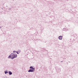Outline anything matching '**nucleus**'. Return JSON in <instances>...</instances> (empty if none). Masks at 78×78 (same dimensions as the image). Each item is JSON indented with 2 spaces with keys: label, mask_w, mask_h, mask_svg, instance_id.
<instances>
[{
  "label": "nucleus",
  "mask_w": 78,
  "mask_h": 78,
  "mask_svg": "<svg viewBox=\"0 0 78 78\" xmlns=\"http://www.w3.org/2000/svg\"><path fill=\"white\" fill-rule=\"evenodd\" d=\"M17 53V54H19V52L18 51H16V52Z\"/></svg>",
  "instance_id": "10"
},
{
  "label": "nucleus",
  "mask_w": 78,
  "mask_h": 78,
  "mask_svg": "<svg viewBox=\"0 0 78 78\" xmlns=\"http://www.w3.org/2000/svg\"><path fill=\"white\" fill-rule=\"evenodd\" d=\"M63 62V61H61V62Z\"/></svg>",
  "instance_id": "16"
},
{
  "label": "nucleus",
  "mask_w": 78,
  "mask_h": 78,
  "mask_svg": "<svg viewBox=\"0 0 78 78\" xmlns=\"http://www.w3.org/2000/svg\"><path fill=\"white\" fill-rule=\"evenodd\" d=\"M0 28H2V27L1 26V27H0Z\"/></svg>",
  "instance_id": "15"
},
{
  "label": "nucleus",
  "mask_w": 78,
  "mask_h": 78,
  "mask_svg": "<svg viewBox=\"0 0 78 78\" xmlns=\"http://www.w3.org/2000/svg\"><path fill=\"white\" fill-rule=\"evenodd\" d=\"M11 10V8H9L8 9V10Z\"/></svg>",
  "instance_id": "11"
},
{
  "label": "nucleus",
  "mask_w": 78,
  "mask_h": 78,
  "mask_svg": "<svg viewBox=\"0 0 78 78\" xmlns=\"http://www.w3.org/2000/svg\"><path fill=\"white\" fill-rule=\"evenodd\" d=\"M63 30L64 31H67V28H64Z\"/></svg>",
  "instance_id": "6"
},
{
  "label": "nucleus",
  "mask_w": 78,
  "mask_h": 78,
  "mask_svg": "<svg viewBox=\"0 0 78 78\" xmlns=\"http://www.w3.org/2000/svg\"><path fill=\"white\" fill-rule=\"evenodd\" d=\"M70 11H72V9H70Z\"/></svg>",
  "instance_id": "18"
},
{
  "label": "nucleus",
  "mask_w": 78,
  "mask_h": 78,
  "mask_svg": "<svg viewBox=\"0 0 78 78\" xmlns=\"http://www.w3.org/2000/svg\"><path fill=\"white\" fill-rule=\"evenodd\" d=\"M12 54H10L8 58H12Z\"/></svg>",
  "instance_id": "7"
},
{
  "label": "nucleus",
  "mask_w": 78,
  "mask_h": 78,
  "mask_svg": "<svg viewBox=\"0 0 78 78\" xmlns=\"http://www.w3.org/2000/svg\"><path fill=\"white\" fill-rule=\"evenodd\" d=\"M8 73L9 75H12V72H11L10 71H9Z\"/></svg>",
  "instance_id": "5"
},
{
  "label": "nucleus",
  "mask_w": 78,
  "mask_h": 78,
  "mask_svg": "<svg viewBox=\"0 0 78 78\" xmlns=\"http://www.w3.org/2000/svg\"><path fill=\"white\" fill-rule=\"evenodd\" d=\"M6 7H8V6H6Z\"/></svg>",
  "instance_id": "17"
},
{
  "label": "nucleus",
  "mask_w": 78,
  "mask_h": 78,
  "mask_svg": "<svg viewBox=\"0 0 78 78\" xmlns=\"http://www.w3.org/2000/svg\"><path fill=\"white\" fill-rule=\"evenodd\" d=\"M4 78H7V77L5 76V77H4Z\"/></svg>",
  "instance_id": "14"
},
{
  "label": "nucleus",
  "mask_w": 78,
  "mask_h": 78,
  "mask_svg": "<svg viewBox=\"0 0 78 78\" xmlns=\"http://www.w3.org/2000/svg\"><path fill=\"white\" fill-rule=\"evenodd\" d=\"M30 69H35V68H33V66H31L30 67Z\"/></svg>",
  "instance_id": "8"
},
{
  "label": "nucleus",
  "mask_w": 78,
  "mask_h": 78,
  "mask_svg": "<svg viewBox=\"0 0 78 78\" xmlns=\"http://www.w3.org/2000/svg\"><path fill=\"white\" fill-rule=\"evenodd\" d=\"M68 62H69V61Z\"/></svg>",
  "instance_id": "19"
},
{
  "label": "nucleus",
  "mask_w": 78,
  "mask_h": 78,
  "mask_svg": "<svg viewBox=\"0 0 78 78\" xmlns=\"http://www.w3.org/2000/svg\"><path fill=\"white\" fill-rule=\"evenodd\" d=\"M58 38L59 40H62V36H60L58 37Z\"/></svg>",
  "instance_id": "4"
},
{
  "label": "nucleus",
  "mask_w": 78,
  "mask_h": 78,
  "mask_svg": "<svg viewBox=\"0 0 78 78\" xmlns=\"http://www.w3.org/2000/svg\"><path fill=\"white\" fill-rule=\"evenodd\" d=\"M13 53H16V51L14 50V51H13Z\"/></svg>",
  "instance_id": "12"
},
{
  "label": "nucleus",
  "mask_w": 78,
  "mask_h": 78,
  "mask_svg": "<svg viewBox=\"0 0 78 78\" xmlns=\"http://www.w3.org/2000/svg\"><path fill=\"white\" fill-rule=\"evenodd\" d=\"M11 54H12V59H13L14 58H17V54L14 53H12Z\"/></svg>",
  "instance_id": "1"
},
{
  "label": "nucleus",
  "mask_w": 78,
  "mask_h": 78,
  "mask_svg": "<svg viewBox=\"0 0 78 78\" xmlns=\"http://www.w3.org/2000/svg\"><path fill=\"white\" fill-rule=\"evenodd\" d=\"M18 52H19V53L20 52V50H18Z\"/></svg>",
  "instance_id": "13"
},
{
  "label": "nucleus",
  "mask_w": 78,
  "mask_h": 78,
  "mask_svg": "<svg viewBox=\"0 0 78 78\" xmlns=\"http://www.w3.org/2000/svg\"><path fill=\"white\" fill-rule=\"evenodd\" d=\"M5 74H7V73H8V72L6 70L5 71Z\"/></svg>",
  "instance_id": "9"
},
{
  "label": "nucleus",
  "mask_w": 78,
  "mask_h": 78,
  "mask_svg": "<svg viewBox=\"0 0 78 78\" xmlns=\"http://www.w3.org/2000/svg\"><path fill=\"white\" fill-rule=\"evenodd\" d=\"M35 70V69H30L28 71V72H34Z\"/></svg>",
  "instance_id": "2"
},
{
  "label": "nucleus",
  "mask_w": 78,
  "mask_h": 78,
  "mask_svg": "<svg viewBox=\"0 0 78 78\" xmlns=\"http://www.w3.org/2000/svg\"><path fill=\"white\" fill-rule=\"evenodd\" d=\"M56 70L57 73H60V72H61V69L58 68L57 69H56Z\"/></svg>",
  "instance_id": "3"
}]
</instances>
